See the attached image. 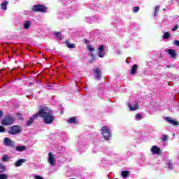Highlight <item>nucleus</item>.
<instances>
[{"label": "nucleus", "instance_id": "f257e3e1", "mask_svg": "<svg viewBox=\"0 0 179 179\" xmlns=\"http://www.w3.org/2000/svg\"><path fill=\"white\" fill-rule=\"evenodd\" d=\"M38 115L43 118V122L48 124H52L54 120H55V117L52 115V110L48 107H41Z\"/></svg>", "mask_w": 179, "mask_h": 179}, {"label": "nucleus", "instance_id": "f03ea898", "mask_svg": "<svg viewBox=\"0 0 179 179\" xmlns=\"http://www.w3.org/2000/svg\"><path fill=\"white\" fill-rule=\"evenodd\" d=\"M102 135L105 139V141H110L111 139V131L108 129V127L104 126L101 129Z\"/></svg>", "mask_w": 179, "mask_h": 179}, {"label": "nucleus", "instance_id": "7ed1b4c3", "mask_svg": "<svg viewBox=\"0 0 179 179\" xmlns=\"http://www.w3.org/2000/svg\"><path fill=\"white\" fill-rule=\"evenodd\" d=\"M21 132L22 127L20 126L14 125L10 128L8 134H10V135H16L17 134H20Z\"/></svg>", "mask_w": 179, "mask_h": 179}, {"label": "nucleus", "instance_id": "20e7f679", "mask_svg": "<svg viewBox=\"0 0 179 179\" xmlns=\"http://www.w3.org/2000/svg\"><path fill=\"white\" fill-rule=\"evenodd\" d=\"M13 122H15V118L10 116H6V117L1 120L2 125H12Z\"/></svg>", "mask_w": 179, "mask_h": 179}, {"label": "nucleus", "instance_id": "39448f33", "mask_svg": "<svg viewBox=\"0 0 179 179\" xmlns=\"http://www.w3.org/2000/svg\"><path fill=\"white\" fill-rule=\"evenodd\" d=\"M32 9L34 12H42V13L47 12V7L41 4L34 5Z\"/></svg>", "mask_w": 179, "mask_h": 179}, {"label": "nucleus", "instance_id": "423d86ee", "mask_svg": "<svg viewBox=\"0 0 179 179\" xmlns=\"http://www.w3.org/2000/svg\"><path fill=\"white\" fill-rule=\"evenodd\" d=\"M128 107L130 111H136L139 108V105L138 104V101H135L134 103H128Z\"/></svg>", "mask_w": 179, "mask_h": 179}, {"label": "nucleus", "instance_id": "0eeeda50", "mask_svg": "<svg viewBox=\"0 0 179 179\" xmlns=\"http://www.w3.org/2000/svg\"><path fill=\"white\" fill-rule=\"evenodd\" d=\"M48 156V163L50 164V166H55L57 162H55V157H54L52 153L49 152Z\"/></svg>", "mask_w": 179, "mask_h": 179}, {"label": "nucleus", "instance_id": "6e6552de", "mask_svg": "<svg viewBox=\"0 0 179 179\" xmlns=\"http://www.w3.org/2000/svg\"><path fill=\"white\" fill-rule=\"evenodd\" d=\"M4 145L6 146L13 148L15 146V143L13 141L10 140V138L6 137L4 138Z\"/></svg>", "mask_w": 179, "mask_h": 179}, {"label": "nucleus", "instance_id": "1a4fd4ad", "mask_svg": "<svg viewBox=\"0 0 179 179\" xmlns=\"http://www.w3.org/2000/svg\"><path fill=\"white\" fill-rule=\"evenodd\" d=\"M93 71L95 73L96 79H97L98 80H100L101 78V70H100V69H99V67H95L93 69Z\"/></svg>", "mask_w": 179, "mask_h": 179}, {"label": "nucleus", "instance_id": "9d476101", "mask_svg": "<svg viewBox=\"0 0 179 179\" xmlns=\"http://www.w3.org/2000/svg\"><path fill=\"white\" fill-rule=\"evenodd\" d=\"M98 55L100 58H104V46L103 45L98 48Z\"/></svg>", "mask_w": 179, "mask_h": 179}, {"label": "nucleus", "instance_id": "9b49d317", "mask_svg": "<svg viewBox=\"0 0 179 179\" xmlns=\"http://www.w3.org/2000/svg\"><path fill=\"white\" fill-rule=\"evenodd\" d=\"M165 121H166V122H169V124H171V125H178V122L172 120L171 117H164Z\"/></svg>", "mask_w": 179, "mask_h": 179}, {"label": "nucleus", "instance_id": "f8f14e48", "mask_svg": "<svg viewBox=\"0 0 179 179\" xmlns=\"http://www.w3.org/2000/svg\"><path fill=\"white\" fill-rule=\"evenodd\" d=\"M152 155H160V148L156 145H154L151 148Z\"/></svg>", "mask_w": 179, "mask_h": 179}, {"label": "nucleus", "instance_id": "ddd939ff", "mask_svg": "<svg viewBox=\"0 0 179 179\" xmlns=\"http://www.w3.org/2000/svg\"><path fill=\"white\" fill-rule=\"evenodd\" d=\"M37 117H38V113H36L33 117H31L30 119L27 122V127H30V125L33 124V121H34V120H36Z\"/></svg>", "mask_w": 179, "mask_h": 179}, {"label": "nucleus", "instance_id": "4468645a", "mask_svg": "<svg viewBox=\"0 0 179 179\" xmlns=\"http://www.w3.org/2000/svg\"><path fill=\"white\" fill-rule=\"evenodd\" d=\"M78 148H79L80 152H85V150H86V149H87V145H86L85 143H79Z\"/></svg>", "mask_w": 179, "mask_h": 179}, {"label": "nucleus", "instance_id": "2eb2a0df", "mask_svg": "<svg viewBox=\"0 0 179 179\" xmlns=\"http://www.w3.org/2000/svg\"><path fill=\"white\" fill-rule=\"evenodd\" d=\"M8 3L7 1H4L1 4V10H6L8 9Z\"/></svg>", "mask_w": 179, "mask_h": 179}, {"label": "nucleus", "instance_id": "dca6fc26", "mask_svg": "<svg viewBox=\"0 0 179 179\" xmlns=\"http://www.w3.org/2000/svg\"><path fill=\"white\" fill-rule=\"evenodd\" d=\"M167 52L171 55V58H176V55H177V52H176V50L173 49L168 50Z\"/></svg>", "mask_w": 179, "mask_h": 179}, {"label": "nucleus", "instance_id": "f3484780", "mask_svg": "<svg viewBox=\"0 0 179 179\" xmlns=\"http://www.w3.org/2000/svg\"><path fill=\"white\" fill-rule=\"evenodd\" d=\"M23 163H26V159H18L15 162V166H16V167H20V166H22V164H23Z\"/></svg>", "mask_w": 179, "mask_h": 179}, {"label": "nucleus", "instance_id": "a211bd4d", "mask_svg": "<svg viewBox=\"0 0 179 179\" xmlns=\"http://www.w3.org/2000/svg\"><path fill=\"white\" fill-rule=\"evenodd\" d=\"M136 71H138V65L134 64V65L132 66V68H131V75H136Z\"/></svg>", "mask_w": 179, "mask_h": 179}, {"label": "nucleus", "instance_id": "6ab92c4d", "mask_svg": "<svg viewBox=\"0 0 179 179\" xmlns=\"http://www.w3.org/2000/svg\"><path fill=\"white\" fill-rule=\"evenodd\" d=\"M30 24H31V22H30V21H26L24 23V29H25L26 30H27V29H30Z\"/></svg>", "mask_w": 179, "mask_h": 179}, {"label": "nucleus", "instance_id": "aec40b11", "mask_svg": "<svg viewBox=\"0 0 179 179\" xmlns=\"http://www.w3.org/2000/svg\"><path fill=\"white\" fill-rule=\"evenodd\" d=\"M53 34H55L57 40H62V36L61 35V32L55 31Z\"/></svg>", "mask_w": 179, "mask_h": 179}, {"label": "nucleus", "instance_id": "412c9836", "mask_svg": "<svg viewBox=\"0 0 179 179\" xmlns=\"http://www.w3.org/2000/svg\"><path fill=\"white\" fill-rule=\"evenodd\" d=\"M129 176V171H122V176L123 178H127Z\"/></svg>", "mask_w": 179, "mask_h": 179}, {"label": "nucleus", "instance_id": "4be33fe9", "mask_svg": "<svg viewBox=\"0 0 179 179\" xmlns=\"http://www.w3.org/2000/svg\"><path fill=\"white\" fill-rule=\"evenodd\" d=\"M16 150L17 152H23V150H26V146L25 145L17 146V147H16Z\"/></svg>", "mask_w": 179, "mask_h": 179}, {"label": "nucleus", "instance_id": "5701e85b", "mask_svg": "<svg viewBox=\"0 0 179 179\" xmlns=\"http://www.w3.org/2000/svg\"><path fill=\"white\" fill-rule=\"evenodd\" d=\"M67 122H69V124H75V122H76V117H71L67 121Z\"/></svg>", "mask_w": 179, "mask_h": 179}, {"label": "nucleus", "instance_id": "b1692460", "mask_svg": "<svg viewBox=\"0 0 179 179\" xmlns=\"http://www.w3.org/2000/svg\"><path fill=\"white\" fill-rule=\"evenodd\" d=\"M159 10H160V7L157 6L155 8L154 16L157 17V13H159Z\"/></svg>", "mask_w": 179, "mask_h": 179}, {"label": "nucleus", "instance_id": "393cba45", "mask_svg": "<svg viewBox=\"0 0 179 179\" xmlns=\"http://www.w3.org/2000/svg\"><path fill=\"white\" fill-rule=\"evenodd\" d=\"M10 157L8 155H3L1 158L2 162H9Z\"/></svg>", "mask_w": 179, "mask_h": 179}, {"label": "nucleus", "instance_id": "a878e982", "mask_svg": "<svg viewBox=\"0 0 179 179\" xmlns=\"http://www.w3.org/2000/svg\"><path fill=\"white\" fill-rule=\"evenodd\" d=\"M166 164L169 170H173V163L171 161H169Z\"/></svg>", "mask_w": 179, "mask_h": 179}, {"label": "nucleus", "instance_id": "bb28decb", "mask_svg": "<svg viewBox=\"0 0 179 179\" xmlns=\"http://www.w3.org/2000/svg\"><path fill=\"white\" fill-rule=\"evenodd\" d=\"M169 37H170V33L165 32L164 36H163L164 40H167L168 38H169Z\"/></svg>", "mask_w": 179, "mask_h": 179}, {"label": "nucleus", "instance_id": "cd10ccee", "mask_svg": "<svg viewBox=\"0 0 179 179\" xmlns=\"http://www.w3.org/2000/svg\"><path fill=\"white\" fill-rule=\"evenodd\" d=\"M87 50L90 51V52H93L95 50L94 48H93L92 45H89L87 46Z\"/></svg>", "mask_w": 179, "mask_h": 179}, {"label": "nucleus", "instance_id": "c85d7f7f", "mask_svg": "<svg viewBox=\"0 0 179 179\" xmlns=\"http://www.w3.org/2000/svg\"><path fill=\"white\" fill-rule=\"evenodd\" d=\"M135 117L137 121H141V120H142V115L137 113Z\"/></svg>", "mask_w": 179, "mask_h": 179}, {"label": "nucleus", "instance_id": "c756f323", "mask_svg": "<svg viewBox=\"0 0 179 179\" xmlns=\"http://www.w3.org/2000/svg\"><path fill=\"white\" fill-rule=\"evenodd\" d=\"M162 141L163 142H167V141H169V136L164 135V136L162 137Z\"/></svg>", "mask_w": 179, "mask_h": 179}, {"label": "nucleus", "instance_id": "7c9ffc66", "mask_svg": "<svg viewBox=\"0 0 179 179\" xmlns=\"http://www.w3.org/2000/svg\"><path fill=\"white\" fill-rule=\"evenodd\" d=\"M68 48H75L76 45L73 43H67Z\"/></svg>", "mask_w": 179, "mask_h": 179}, {"label": "nucleus", "instance_id": "2f4dec72", "mask_svg": "<svg viewBox=\"0 0 179 179\" xmlns=\"http://www.w3.org/2000/svg\"><path fill=\"white\" fill-rule=\"evenodd\" d=\"M1 179H8V175L5 173L1 174Z\"/></svg>", "mask_w": 179, "mask_h": 179}, {"label": "nucleus", "instance_id": "473e14b6", "mask_svg": "<svg viewBox=\"0 0 179 179\" xmlns=\"http://www.w3.org/2000/svg\"><path fill=\"white\" fill-rule=\"evenodd\" d=\"M133 12L134 13H136V12H139V6L134 7L133 8Z\"/></svg>", "mask_w": 179, "mask_h": 179}, {"label": "nucleus", "instance_id": "72a5a7b5", "mask_svg": "<svg viewBox=\"0 0 179 179\" xmlns=\"http://www.w3.org/2000/svg\"><path fill=\"white\" fill-rule=\"evenodd\" d=\"M6 170V167L3 165H1V173H3Z\"/></svg>", "mask_w": 179, "mask_h": 179}, {"label": "nucleus", "instance_id": "f704fd0d", "mask_svg": "<svg viewBox=\"0 0 179 179\" xmlns=\"http://www.w3.org/2000/svg\"><path fill=\"white\" fill-rule=\"evenodd\" d=\"M178 30V24H176L172 28V31H177Z\"/></svg>", "mask_w": 179, "mask_h": 179}, {"label": "nucleus", "instance_id": "c9c22d12", "mask_svg": "<svg viewBox=\"0 0 179 179\" xmlns=\"http://www.w3.org/2000/svg\"><path fill=\"white\" fill-rule=\"evenodd\" d=\"M34 177L35 179H44L41 176H37V175H34Z\"/></svg>", "mask_w": 179, "mask_h": 179}, {"label": "nucleus", "instance_id": "e433bc0d", "mask_svg": "<svg viewBox=\"0 0 179 179\" xmlns=\"http://www.w3.org/2000/svg\"><path fill=\"white\" fill-rule=\"evenodd\" d=\"M6 131V129H5V127H1V132L3 133V132H5Z\"/></svg>", "mask_w": 179, "mask_h": 179}, {"label": "nucleus", "instance_id": "4c0bfd02", "mask_svg": "<svg viewBox=\"0 0 179 179\" xmlns=\"http://www.w3.org/2000/svg\"><path fill=\"white\" fill-rule=\"evenodd\" d=\"M174 44H175V45H176L177 47H179V41H174Z\"/></svg>", "mask_w": 179, "mask_h": 179}, {"label": "nucleus", "instance_id": "58836bf2", "mask_svg": "<svg viewBox=\"0 0 179 179\" xmlns=\"http://www.w3.org/2000/svg\"><path fill=\"white\" fill-rule=\"evenodd\" d=\"M17 116L20 117V119L22 118V115H20V113H17Z\"/></svg>", "mask_w": 179, "mask_h": 179}, {"label": "nucleus", "instance_id": "ea45409f", "mask_svg": "<svg viewBox=\"0 0 179 179\" xmlns=\"http://www.w3.org/2000/svg\"><path fill=\"white\" fill-rule=\"evenodd\" d=\"M87 22H88V23H92V21L89 20V18L87 19Z\"/></svg>", "mask_w": 179, "mask_h": 179}, {"label": "nucleus", "instance_id": "a19ab883", "mask_svg": "<svg viewBox=\"0 0 179 179\" xmlns=\"http://www.w3.org/2000/svg\"><path fill=\"white\" fill-rule=\"evenodd\" d=\"M90 55L92 57V58H94V55H93V53H91Z\"/></svg>", "mask_w": 179, "mask_h": 179}, {"label": "nucleus", "instance_id": "79ce46f5", "mask_svg": "<svg viewBox=\"0 0 179 179\" xmlns=\"http://www.w3.org/2000/svg\"><path fill=\"white\" fill-rule=\"evenodd\" d=\"M3 114V113L2 111H1V117H2Z\"/></svg>", "mask_w": 179, "mask_h": 179}, {"label": "nucleus", "instance_id": "37998d69", "mask_svg": "<svg viewBox=\"0 0 179 179\" xmlns=\"http://www.w3.org/2000/svg\"><path fill=\"white\" fill-rule=\"evenodd\" d=\"M48 87H51V85H48Z\"/></svg>", "mask_w": 179, "mask_h": 179}, {"label": "nucleus", "instance_id": "c03bdc74", "mask_svg": "<svg viewBox=\"0 0 179 179\" xmlns=\"http://www.w3.org/2000/svg\"><path fill=\"white\" fill-rule=\"evenodd\" d=\"M0 132H1V126H0Z\"/></svg>", "mask_w": 179, "mask_h": 179}]
</instances>
